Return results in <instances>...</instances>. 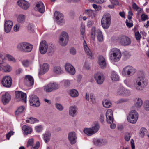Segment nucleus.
I'll return each mask as SVG.
<instances>
[{
	"mask_svg": "<svg viewBox=\"0 0 149 149\" xmlns=\"http://www.w3.org/2000/svg\"><path fill=\"white\" fill-rule=\"evenodd\" d=\"M148 80L142 77H139L134 81L133 87L137 91L142 90L147 85Z\"/></svg>",
	"mask_w": 149,
	"mask_h": 149,
	"instance_id": "nucleus-1",
	"label": "nucleus"
},
{
	"mask_svg": "<svg viewBox=\"0 0 149 149\" xmlns=\"http://www.w3.org/2000/svg\"><path fill=\"white\" fill-rule=\"evenodd\" d=\"M121 56V52L119 49L113 48L110 52V59L114 62H117L119 60Z\"/></svg>",
	"mask_w": 149,
	"mask_h": 149,
	"instance_id": "nucleus-2",
	"label": "nucleus"
},
{
	"mask_svg": "<svg viewBox=\"0 0 149 149\" xmlns=\"http://www.w3.org/2000/svg\"><path fill=\"white\" fill-rule=\"evenodd\" d=\"M33 47L32 45L26 42L20 43L17 46V48L19 51L24 52H31Z\"/></svg>",
	"mask_w": 149,
	"mask_h": 149,
	"instance_id": "nucleus-3",
	"label": "nucleus"
},
{
	"mask_svg": "<svg viewBox=\"0 0 149 149\" xmlns=\"http://www.w3.org/2000/svg\"><path fill=\"white\" fill-rule=\"evenodd\" d=\"M111 16L109 14H107L103 16L101 19V25L104 29H107L111 24Z\"/></svg>",
	"mask_w": 149,
	"mask_h": 149,
	"instance_id": "nucleus-4",
	"label": "nucleus"
},
{
	"mask_svg": "<svg viewBox=\"0 0 149 149\" xmlns=\"http://www.w3.org/2000/svg\"><path fill=\"white\" fill-rule=\"evenodd\" d=\"M136 71V70L132 66H127L123 68L122 73L125 76L129 77L132 75Z\"/></svg>",
	"mask_w": 149,
	"mask_h": 149,
	"instance_id": "nucleus-5",
	"label": "nucleus"
},
{
	"mask_svg": "<svg viewBox=\"0 0 149 149\" xmlns=\"http://www.w3.org/2000/svg\"><path fill=\"white\" fill-rule=\"evenodd\" d=\"M138 117L137 112L135 110L131 111L127 118L128 122L132 124H134L136 122Z\"/></svg>",
	"mask_w": 149,
	"mask_h": 149,
	"instance_id": "nucleus-6",
	"label": "nucleus"
},
{
	"mask_svg": "<svg viewBox=\"0 0 149 149\" xmlns=\"http://www.w3.org/2000/svg\"><path fill=\"white\" fill-rule=\"evenodd\" d=\"M116 39L122 45L126 46L129 45L131 43L130 39L125 36H122L116 37Z\"/></svg>",
	"mask_w": 149,
	"mask_h": 149,
	"instance_id": "nucleus-7",
	"label": "nucleus"
},
{
	"mask_svg": "<svg viewBox=\"0 0 149 149\" xmlns=\"http://www.w3.org/2000/svg\"><path fill=\"white\" fill-rule=\"evenodd\" d=\"M55 20L58 25H62L65 23L63 14L58 11H55L54 13Z\"/></svg>",
	"mask_w": 149,
	"mask_h": 149,
	"instance_id": "nucleus-8",
	"label": "nucleus"
},
{
	"mask_svg": "<svg viewBox=\"0 0 149 149\" xmlns=\"http://www.w3.org/2000/svg\"><path fill=\"white\" fill-rule=\"evenodd\" d=\"M12 80L10 76H6L2 79L1 83L4 87L6 88H10L11 87Z\"/></svg>",
	"mask_w": 149,
	"mask_h": 149,
	"instance_id": "nucleus-9",
	"label": "nucleus"
},
{
	"mask_svg": "<svg viewBox=\"0 0 149 149\" xmlns=\"http://www.w3.org/2000/svg\"><path fill=\"white\" fill-rule=\"evenodd\" d=\"M4 60H1V70L3 72H9L12 70L11 67L6 63Z\"/></svg>",
	"mask_w": 149,
	"mask_h": 149,
	"instance_id": "nucleus-10",
	"label": "nucleus"
},
{
	"mask_svg": "<svg viewBox=\"0 0 149 149\" xmlns=\"http://www.w3.org/2000/svg\"><path fill=\"white\" fill-rule=\"evenodd\" d=\"M30 105L36 107H39L40 104L38 98L35 95L31 96L29 100Z\"/></svg>",
	"mask_w": 149,
	"mask_h": 149,
	"instance_id": "nucleus-11",
	"label": "nucleus"
},
{
	"mask_svg": "<svg viewBox=\"0 0 149 149\" xmlns=\"http://www.w3.org/2000/svg\"><path fill=\"white\" fill-rule=\"evenodd\" d=\"M130 91L123 87H120L117 90L116 94L120 96H128L130 94Z\"/></svg>",
	"mask_w": 149,
	"mask_h": 149,
	"instance_id": "nucleus-12",
	"label": "nucleus"
},
{
	"mask_svg": "<svg viewBox=\"0 0 149 149\" xmlns=\"http://www.w3.org/2000/svg\"><path fill=\"white\" fill-rule=\"evenodd\" d=\"M94 78L97 84H101L104 81V77L101 72H98L94 75Z\"/></svg>",
	"mask_w": 149,
	"mask_h": 149,
	"instance_id": "nucleus-13",
	"label": "nucleus"
},
{
	"mask_svg": "<svg viewBox=\"0 0 149 149\" xmlns=\"http://www.w3.org/2000/svg\"><path fill=\"white\" fill-rule=\"evenodd\" d=\"M106 121L107 123L111 124L114 120L112 111L111 109H108L106 113Z\"/></svg>",
	"mask_w": 149,
	"mask_h": 149,
	"instance_id": "nucleus-14",
	"label": "nucleus"
},
{
	"mask_svg": "<svg viewBox=\"0 0 149 149\" xmlns=\"http://www.w3.org/2000/svg\"><path fill=\"white\" fill-rule=\"evenodd\" d=\"M48 49V45L45 41L41 42L39 47V50L40 53L42 54H45Z\"/></svg>",
	"mask_w": 149,
	"mask_h": 149,
	"instance_id": "nucleus-15",
	"label": "nucleus"
},
{
	"mask_svg": "<svg viewBox=\"0 0 149 149\" xmlns=\"http://www.w3.org/2000/svg\"><path fill=\"white\" fill-rule=\"evenodd\" d=\"M25 84L28 87L32 86L34 84V79L33 77L29 75H26L24 79Z\"/></svg>",
	"mask_w": 149,
	"mask_h": 149,
	"instance_id": "nucleus-16",
	"label": "nucleus"
},
{
	"mask_svg": "<svg viewBox=\"0 0 149 149\" xmlns=\"http://www.w3.org/2000/svg\"><path fill=\"white\" fill-rule=\"evenodd\" d=\"M77 136L74 132H70L68 134V139L71 144H74L76 142Z\"/></svg>",
	"mask_w": 149,
	"mask_h": 149,
	"instance_id": "nucleus-17",
	"label": "nucleus"
},
{
	"mask_svg": "<svg viewBox=\"0 0 149 149\" xmlns=\"http://www.w3.org/2000/svg\"><path fill=\"white\" fill-rule=\"evenodd\" d=\"M11 99V95L8 92H6L2 95V102L4 105H5L9 103Z\"/></svg>",
	"mask_w": 149,
	"mask_h": 149,
	"instance_id": "nucleus-18",
	"label": "nucleus"
},
{
	"mask_svg": "<svg viewBox=\"0 0 149 149\" xmlns=\"http://www.w3.org/2000/svg\"><path fill=\"white\" fill-rule=\"evenodd\" d=\"M17 3L18 5L24 10L27 9L29 6V3L24 0H19Z\"/></svg>",
	"mask_w": 149,
	"mask_h": 149,
	"instance_id": "nucleus-19",
	"label": "nucleus"
},
{
	"mask_svg": "<svg viewBox=\"0 0 149 149\" xmlns=\"http://www.w3.org/2000/svg\"><path fill=\"white\" fill-rule=\"evenodd\" d=\"M13 23V22L10 20L6 21L4 24L5 31L7 33H9L11 31Z\"/></svg>",
	"mask_w": 149,
	"mask_h": 149,
	"instance_id": "nucleus-20",
	"label": "nucleus"
},
{
	"mask_svg": "<svg viewBox=\"0 0 149 149\" xmlns=\"http://www.w3.org/2000/svg\"><path fill=\"white\" fill-rule=\"evenodd\" d=\"M6 57L8 61H12L13 62H15L16 61L15 58L11 55L8 54H6L4 53L1 54V59L2 60H4L6 62Z\"/></svg>",
	"mask_w": 149,
	"mask_h": 149,
	"instance_id": "nucleus-21",
	"label": "nucleus"
},
{
	"mask_svg": "<svg viewBox=\"0 0 149 149\" xmlns=\"http://www.w3.org/2000/svg\"><path fill=\"white\" fill-rule=\"evenodd\" d=\"M65 69L70 74H74L75 73V70L74 67L70 63H66L65 65Z\"/></svg>",
	"mask_w": 149,
	"mask_h": 149,
	"instance_id": "nucleus-22",
	"label": "nucleus"
},
{
	"mask_svg": "<svg viewBox=\"0 0 149 149\" xmlns=\"http://www.w3.org/2000/svg\"><path fill=\"white\" fill-rule=\"evenodd\" d=\"M49 68V65L47 63H44L41 67V70L40 71L39 74L40 75H42L47 72Z\"/></svg>",
	"mask_w": 149,
	"mask_h": 149,
	"instance_id": "nucleus-23",
	"label": "nucleus"
},
{
	"mask_svg": "<svg viewBox=\"0 0 149 149\" xmlns=\"http://www.w3.org/2000/svg\"><path fill=\"white\" fill-rule=\"evenodd\" d=\"M98 63L100 67L104 68L106 66V63L104 58L102 56H100L98 58Z\"/></svg>",
	"mask_w": 149,
	"mask_h": 149,
	"instance_id": "nucleus-24",
	"label": "nucleus"
},
{
	"mask_svg": "<svg viewBox=\"0 0 149 149\" xmlns=\"http://www.w3.org/2000/svg\"><path fill=\"white\" fill-rule=\"evenodd\" d=\"M77 109L75 106H72L69 109V114L72 117H74L76 115Z\"/></svg>",
	"mask_w": 149,
	"mask_h": 149,
	"instance_id": "nucleus-25",
	"label": "nucleus"
},
{
	"mask_svg": "<svg viewBox=\"0 0 149 149\" xmlns=\"http://www.w3.org/2000/svg\"><path fill=\"white\" fill-rule=\"evenodd\" d=\"M68 35L67 33L65 32H62L61 35L60 36V38L61 42L63 41V40H64L65 43L63 44L62 43L61 44L64 45L66 43H67L68 41Z\"/></svg>",
	"mask_w": 149,
	"mask_h": 149,
	"instance_id": "nucleus-26",
	"label": "nucleus"
},
{
	"mask_svg": "<svg viewBox=\"0 0 149 149\" xmlns=\"http://www.w3.org/2000/svg\"><path fill=\"white\" fill-rule=\"evenodd\" d=\"M37 10L40 13H43L45 10V6L43 3L41 2H38L36 5Z\"/></svg>",
	"mask_w": 149,
	"mask_h": 149,
	"instance_id": "nucleus-27",
	"label": "nucleus"
},
{
	"mask_svg": "<svg viewBox=\"0 0 149 149\" xmlns=\"http://www.w3.org/2000/svg\"><path fill=\"white\" fill-rule=\"evenodd\" d=\"M95 145L98 146H102L106 144L107 141L105 139H96L94 141Z\"/></svg>",
	"mask_w": 149,
	"mask_h": 149,
	"instance_id": "nucleus-28",
	"label": "nucleus"
},
{
	"mask_svg": "<svg viewBox=\"0 0 149 149\" xmlns=\"http://www.w3.org/2000/svg\"><path fill=\"white\" fill-rule=\"evenodd\" d=\"M83 45L84 50L86 52L87 55L90 58H91L92 57L91 52L88 47L86 42L85 40L84 41Z\"/></svg>",
	"mask_w": 149,
	"mask_h": 149,
	"instance_id": "nucleus-29",
	"label": "nucleus"
},
{
	"mask_svg": "<svg viewBox=\"0 0 149 149\" xmlns=\"http://www.w3.org/2000/svg\"><path fill=\"white\" fill-rule=\"evenodd\" d=\"M25 109V107L24 106H22L18 107L17 110L15 112V115L18 116L19 115L22 114L24 112Z\"/></svg>",
	"mask_w": 149,
	"mask_h": 149,
	"instance_id": "nucleus-30",
	"label": "nucleus"
},
{
	"mask_svg": "<svg viewBox=\"0 0 149 149\" xmlns=\"http://www.w3.org/2000/svg\"><path fill=\"white\" fill-rule=\"evenodd\" d=\"M53 72L56 74H60L63 73L61 68L59 66L56 65L53 67Z\"/></svg>",
	"mask_w": 149,
	"mask_h": 149,
	"instance_id": "nucleus-31",
	"label": "nucleus"
},
{
	"mask_svg": "<svg viewBox=\"0 0 149 149\" xmlns=\"http://www.w3.org/2000/svg\"><path fill=\"white\" fill-rule=\"evenodd\" d=\"M100 128V125L97 122H95L93 123L92 127L91 128L94 133L97 132Z\"/></svg>",
	"mask_w": 149,
	"mask_h": 149,
	"instance_id": "nucleus-32",
	"label": "nucleus"
},
{
	"mask_svg": "<svg viewBox=\"0 0 149 149\" xmlns=\"http://www.w3.org/2000/svg\"><path fill=\"white\" fill-rule=\"evenodd\" d=\"M45 143H47L50 141L51 137V133L49 131H47L43 135Z\"/></svg>",
	"mask_w": 149,
	"mask_h": 149,
	"instance_id": "nucleus-33",
	"label": "nucleus"
},
{
	"mask_svg": "<svg viewBox=\"0 0 149 149\" xmlns=\"http://www.w3.org/2000/svg\"><path fill=\"white\" fill-rule=\"evenodd\" d=\"M49 84L52 91L58 89L59 87V85L55 83H50Z\"/></svg>",
	"mask_w": 149,
	"mask_h": 149,
	"instance_id": "nucleus-34",
	"label": "nucleus"
},
{
	"mask_svg": "<svg viewBox=\"0 0 149 149\" xmlns=\"http://www.w3.org/2000/svg\"><path fill=\"white\" fill-rule=\"evenodd\" d=\"M22 130L24 131V134H25L28 135L31 134V132L32 130L29 126H24L23 127Z\"/></svg>",
	"mask_w": 149,
	"mask_h": 149,
	"instance_id": "nucleus-35",
	"label": "nucleus"
},
{
	"mask_svg": "<svg viewBox=\"0 0 149 149\" xmlns=\"http://www.w3.org/2000/svg\"><path fill=\"white\" fill-rule=\"evenodd\" d=\"M111 77L112 80L113 81H117L119 79V76L114 71L112 72Z\"/></svg>",
	"mask_w": 149,
	"mask_h": 149,
	"instance_id": "nucleus-36",
	"label": "nucleus"
},
{
	"mask_svg": "<svg viewBox=\"0 0 149 149\" xmlns=\"http://www.w3.org/2000/svg\"><path fill=\"white\" fill-rule=\"evenodd\" d=\"M69 94L72 97H76L78 96L79 93L78 91L75 89H72L70 90Z\"/></svg>",
	"mask_w": 149,
	"mask_h": 149,
	"instance_id": "nucleus-37",
	"label": "nucleus"
},
{
	"mask_svg": "<svg viewBox=\"0 0 149 149\" xmlns=\"http://www.w3.org/2000/svg\"><path fill=\"white\" fill-rule=\"evenodd\" d=\"M97 38L98 40L100 42L103 41V36L101 31L100 30H97Z\"/></svg>",
	"mask_w": 149,
	"mask_h": 149,
	"instance_id": "nucleus-38",
	"label": "nucleus"
},
{
	"mask_svg": "<svg viewBox=\"0 0 149 149\" xmlns=\"http://www.w3.org/2000/svg\"><path fill=\"white\" fill-rule=\"evenodd\" d=\"M103 105L106 108H109L111 105V102L110 100H105L103 101Z\"/></svg>",
	"mask_w": 149,
	"mask_h": 149,
	"instance_id": "nucleus-39",
	"label": "nucleus"
},
{
	"mask_svg": "<svg viewBox=\"0 0 149 149\" xmlns=\"http://www.w3.org/2000/svg\"><path fill=\"white\" fill-rule=\"evenodd\" d=\"M147 130L144 128H142L140 130L139 136L141 138L143 137L145 135L147 134Z\"/></svg>",
	"mask_w": 149,
	"mask_h": 149,
	"instance_id": "nucleus-40",
	"label": "nucleus"
},
{
	"mask_svg": "<svg viewBox=\"0 0 149 149\" xmlns=\"http://www.w3.org/2000/svg\"><path fill=\"white\" fill-rule=\"evenodd\" d=\"M136 103L135 104V105L137 108H140L143 104V101L142 100L139 98L136 99Z\"/></svg>",
	"mask_w": 149,
	"mask_h": 149,
	"instance_id": "nucleus-41",
	"label": "nucleus"
},
{
	"mask_svg": "<svg viewBox=\"0 0 149 149\" xmlns=\"http://www.w3.org/2000/svg\"><path fill=\"white\" fill-rule=\"evenodd\" d=\"M25 19V16L22 14H20L18 16L17 21L19 23H22L24 22Z\"/></svg>",
	"mask_w": 149,
	"mask_h": 149,
	"instance_id": "nucleus-42",
	"label": "nucleus"
},
{
	"mask_svg": "<svg viewBox=\"0 0 149 149\" xmlns=\"http://www.w3.org/2000/svg\"><path fill=\"white\" fill-rule=\"evenodd\" d=\"M84 132L88 135H91L94 133L91 128H87L84 130Z\"/></svg>",
	"mask_w": 149,
	"mask_h": 149,
	"instance_id": "nucleus-43",
	"label": "nucleus"
},
{
	"mask_svg": "<svg viewBox=\"0 0 149 149\" xmlns=\"http://www.w3.org/2000/svg\"><path fill=\"white\" fill-rule=\"evenodd\" d=\"M43 89L44 91L47 93H50L52 92L49 84L44 86Z\"/></svg>",
	"mask_w": 149,
	"mask_h": 149,
	"instance_id": "nucleus-44",
	"label": "nucleus"
},
{
	"mask_svg": "<svg viewBox=\"0 0 149 149\" xmlns=\"http://www.w3.org/2000/svg\"><path fill=\"white\" fill-rule=\"evenodd\" d=\"M55 106L56 108L59 111H62L64 109L63 106L60 104L56 103Z\"/></svg>",
	"mask_w": 149,
	"mask_h": 149,
	"instance_id": "nucleus-45",
	"label": "nucleus"
},
{
	"mask_svg": "<svg viewBox=\"0 0 149 149\" xmlns=\"http://www.w3.org/2000/svg\"><path fill=\"white\" fill-rule=\"evenodd\" d=\"M85 31V28L84 27H81L80 29L81 36V39H84Z\"/></svg>",
	"mask_w": 149,
	"mask_h": 149,
	"instance_id": "nucleus-46",
	"label": "nucleus"
},
{
	"mask_svg": "<svg viewBox=\"0 0 149 149\" xmlns=\"http://www.w3.org/2000/svg\"><path fill=\"white\" fill-rule=\"evenodd\" d=\"M28 30L31 33H33L34 31V26L33 25L29 24L28 26Z\"/></svg>",
	"mask_w": 149,
	"mask_h": 149,
	"instance_id": "nucleus-47",
	"label": "nucleus"
},
{
	"mask_svg": "<svg viewBox=\"0 0 149 149\" xmlns=\"http://www.w3.org/2000/svg\"><path fill=\"white\" fill-rule=\"evenodd\" d=\"M22 96H21L20 99L24 102H26V95L25 93L22 92Z\"/></svg>",
	"mask_w": 149,
	"mask_h": 149,
	"instance_id": "nucleus-48",
	"label": "nucleus"
},
{
	"mask_svg": "<svg viewBox=\"0 0 149 149\" xmlns=\"http://www.w3.org/2000/svg\"><path fill=\"white\" fill-rule=\"evenodd\" d=\"M92 6L96 11L100 10L102 8V7L100 6L97 5L96 4H93Z\"/></svg>",
	"mask_w": 149,
	"mask_h": 149,
	"instance_id": "nucleus-49",
	"label": "nucleus"
},
{
	"mask_svg": "<svg viewBox=\"0 0 149 149\" xmlns=\"http://www.w3.org/2000/svg\"><path fill=\"white\" fill-rule=\"evenodd\" d=\"M85 13L89 16L90 17L92 16L93 14V11L91 10H85Z\"/></svg>",
	"mask_w": 149,
	"mask_h": 149,
	"instance_id": "nucleus-50",
	"label": "nucleus"
},
{
	"mask_svg": "<svg viewBox=\"0 0 149 149\" xmlns=\"http://www.w3.org/2000/svg\"><path fill=\"white\" fill-rule=\"evenodd\" d=\"M145 109L146 110L149 111V100H146L145 102Z\"/></svg>",
	"mask_w": 149,
	"mask_h": 149,
	"instance_id": "nucleus-51",
	"label": "nucleus"
},
{
	"mask_svg": "<svg viewBox=\"0 0 149 149\" xmlns=\"http://www.w3.org/2000/svg\"><path fill=\"white\" fill-rule=\"evenodd\" d=\"M29 119L30 120V123L31 124H33L35 122L39 121L38 119L32 117H30Z\"/></svg>",
	"mask_w": 149,
	"mask_h": 149,
	"instance_id": "nucleus-52",
	"label": "nucleus"
},
{
	"mask_svg": "<svg viewBox=\"0 0 149 149\" xmlns=\"http://www.w3.org/2000/svg\"><path fill=\"white\" fill-rule=\"evenodd\" d=\"M33 142L34 140L32 138L29 139L27 142V147H28L30 146H32L33 144Z\"/></svg>",
	"mask_w": 149,
	"mask_h": 149,
	"instance_id": "nucleus-53",
	"label": "nucleus"
},
{
	"mask_svg": "<svg viewBox=\"0 0 149 149\" xmlns=\"http://www.w3.org/2000/svg\"><path fill=\"white\" fill-rule=\"evenodd\" d=\"M15 93L16 98L20 99L21 96H22V92L21 91H16Z\"/></svg>",
	"mask_w": 149,
	"mask_h": 149,
	"instance_id": "nucleus-54",
	"label": "nucleus"
},
{
	"mask_svg": "<svg viewBox=\"0 0 149 149\" xmlns=\"http://www.w3.org/2000/svg\"><path fill=\"white\" fill-rule=\"evenodd\" d=\"M148 17L146 15L143 14L141 16V19L142 21H145L148 19Z\"/></svg>",
	"mask_w": 149,
	"mask_h": 149,
	"instance_id": "nucleus-55",
	"label": "nucleus"
},
{
	"mask_svg": "<svg viewBox=\"0 0 149 149\" xmlns=\"http://www.w3.org/2000/svg\"><path fill=\"white\" fill-rule=\"evenodd\" d=\"M35 130L36 132H40L42 130V127L41 125L36 126L35 127Z\"/></svg>",
	"mask_w": 149,
	"mask_h": 149,
	"instance_id": "nucleus-56",
	"label": "nucleus"
},
{
	"mask_svg": "<svg viewBox=\"0 0 149 149\" xmlns=\"http://www.w3.org/2000/svg\"><path fill=\"white\" fill-rule=\"evenodd\" d=\"M70 52L71 54L73 55H75L76 53V49L74 47H71L70 50Z\"/></svg>",
	"mask_w": 149,
	"mask_h": 149,
	"instance_id": "nucleus-57",
	"label": "nucleus"
},
{
	"mask_svg": "<svg viewBox=\"0 0 149 149\" xmlns=\"http://www.w3.org/2000/svg\"><path fill=\"white\" fill-rule=\"evenodd\" d=\"M135 36L137 40H139L140 39L141 36L139 32H136L135 33Z\"/></svg>",
	"mask_w": 149,
	"mask_h": 149,
	"instance_id": "nucleus-58",
	"label": "nucleus"
},
{
	"mask_svg": "<svg viewBox=\"0 0 149 149\" xmlns=\"http://www.w3.org/2000/svg\"><path fill=\"white\" fill-rule=\"evenodd\" d=\"M123 54L126 58H128L130 56V54L127 51H125L124 52Z\"/></svg>",
	"mask_w": 149,
	"mask_h": 149,
	"instance_id": "nucleus-59",
	"label": "nucleus"
},
{
	"mask_svg": "<svg viewBox=\"0 0 149 149\" xmlns=\"http://www.w3.org/2000/svg\"><path fill=\"white\" fill-rule=\"evenodd\" d=\"M47 51L49 53H53L54 51L53 47L51 46H48V49Z\"/></svg>",
	"mask_w": 149,
	"mask_h": 149,
	"instance_id": "nucleus-60",
	"label": "nucleus"
},
{
	"mask_svg": "<svg viewBox=\"0 0 149 149\" xmlns=\"http://www.w3.org/2000/svg\"><path fill=\"white\" fill-rule=\"evenodd\" d=\"M23 65L25 67H27L29 65V61L28 60H23L22 61Z\"/></svg>",
	"mask_w": 149,
	"mask_h": 149,
	"instance_id": "nucleus-61",
	"label": "nucleus"
},
{
	"mask_svg": "<svg viewBox=\"0 0 149 149\" xmlns=\"http://www.w3.org/2000/svg\"><path fill=\"white\" fill-rule=\"evenodd\" d=\"M14 132L12 131H10L6 135V137L7 139H9L11 135L13 134Z\"/></svg>",
	"mask_w": 149,
	"mask_h": 149,
	"instance_id": "nucleus-62",
	"label": "nucleus"
},
{
	"mask_svg": "<svg viewBox=\"0 0 149 149\" xmlns=\"http://www.w3.org/2000/svg\"><path fill=\"white\" fill-rule=\"evenodd\" d=\"M133 15V13L131 11H129L128 12V19L129 20V22L131 21V19L132 18V16Z\"/></svg>",
	"mask_w": 149,
	"mask_h": 149,
	"instance_id": "nucleus-63",
	"label": "nucleus"
},
{
	"mask_svg": "<svg viewBox=\"0 0 149 149\" xmlns=\"http://www.w3.org/2000/svg\"><path fill=\"white\" fill-rule=\"evenodd\" d=\"M90 97L91 101L92 102H95V98L94 96L92 93H91L90 94Z\"/></svg>",
	"mask_w": 149,
	"mask_h": 149,
	"instance_id": "nucleus-64",
	"label": "nucleus"
}]
</instances>
